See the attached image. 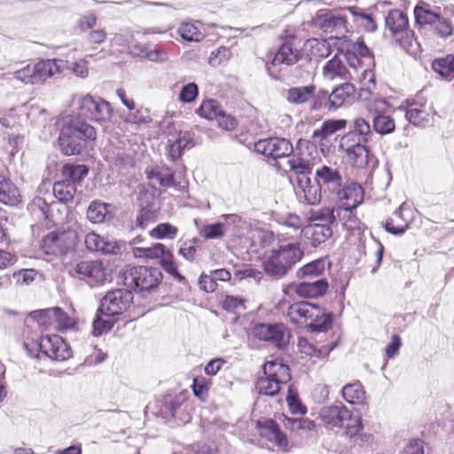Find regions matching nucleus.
I'll return each mask as SVG.
<instances>
[{"label": "nucleus", "mask_w": 454, "mask_h": 454, "mask_svg": "<svg viewBox=\"0 0 454 454\" xmlns=\"http://www.w3.org/2000/svg\"><path fill=\"white\" fill-rule=\"evenodd\" d=\"M304 250L300 242H278L267 249L263 255L264 272L276 279L283 278L301 262Z\"/></svg>", "instance_id": "1"}, {"label": "nucleus", "mask_w": 454, "mask_h": 454, "mask_svg": "<svg viewBox=\"0 0 454 454\" xmlns=\"http://www.w3.org/2000/svg\"><path fill=\"white\" fill-rule=\"evenodd\" d=\"M57 126L59 129V145L66 155L80 154L86 140L96 138V130L90 124L71 115L61 117Z\"/></svg>", "instance_id": "2"}, {"label": "nucleus", "mask_w": 454, "mask_h": 454, "mask_svg": "<svg viewBox=\"0 0 454 454\" xmlns=\"http://www.w3.org/2000/svg\"><path fill=\"white\" fill-rule=\"evenodd\" d=\"M287 316L298 325L308 326L313 332H325L332 325V315L309 302H297L288 308Z\"/></svg>", "instance_id": "3"}, {"label": "nucleus", "mask_w": 454, "mask_h": 454, "mask_svg": "<svg viewBox=\"0 0 454 454\" xmlns=\"http://www.w3.org/2000/svg\"><path fill=\"white\" fill-rule=\"evenodd\" d=\"M75 103L81 118L103 123L108 121L113 115L111 105L100 97L90 94L79 95Z\"/></svg>", "instance_id": "4"}, {"label": "nucleus", "mask_w": 454, "mask_h": 454, "mask_svg": "<svg viewBox=\"0 0 454 454\" xmlns=\"http://www.w3.org/2000/svg\"><path fill=\"white\" fill-rule=\"evenodd\" d=\"M160 279L161 273L157 268L131 267L124 273L125 285L139 292L153 290Z\"/></svg>", "instance_id": "5"}, {"label": "nucleus", "mask_w": 454, "mask_h": 454, "mask_svg": "<svg viewBox=\"0 0 454 454\" xmlns=\"http://www.w3.org/2000/svg\"><path fill=\"white\" fill-rule=\"evenodd\" d=\"M414 16L417 23L431 26L434 33L440 37L446 38L453 34L451 22L439 13L433 12L428 4L417 5L414 9Z\"/></svg>", "instance_id": "6"}, {"label": "nucleus", "mask_w": 454, "mask_h": 454, "mask_svg": "<svg viewBox=\"0 0 454 454\" xmlns=\"http://www.w3.org/2000/svg\"><path fill=\"white\" fill-rule=\"evenodd\" d=\"M358 137L350 131L348 132L340 140V149L353 164L364 168L369 163V152L365 145L367 142Z\"/></svg>", "instance_id": "7"}, {"label": "nucleus", "mask_w": 454, "mask_h": 454, "mask_svg": "<svg viewBox=\"0 0 454 454\" xmlns=\"http://www.w3.org/2000/svg\"><path fill=\"white\" fill-rule=\"evenodd\" d=\"M314 153H317L315 145L306 139H299L296 153L287 162L290 169L299 176H307L311 172L314 165Z\"/></svg>", "instance_id": "8"}, {"label": "nucleus", "mask_w": 454, "mask_h": 454, "mask_svg": "<svg viewBox=\"0 0 454 454\" xmlns=\"http://www.w3.org/2000/svg\"><path fill=\"white\" fill-rule=\"evenodd\" d=\"M133 294L127 289H115L107 292L100 301L99 311L105 316H119L129 307Z\"/></svg>", "instance_id": "9"}, {"label": "nucleus", "mask_w": 454, "mask_h": 454, "mask_svg": "<svg viewBox=\"0 0 454 454\" xmlns=\"http://www.w3.org/2000/svg\"><path fill=\"white\" fill-rule=\"evenodd\" d=\"M301 52L296 44V38L294 36L287 37L281 43L278 51L273 54L270 63H266V69L268 74L273 78H276V74H274L271 71L272 67H276L281 64L292 66L296 64L301 59Z\"/></svg>", "instance_id": "10"}, {"label": "nucleus", "mask_w": 454, "mask_h": 454, "mask_svg": "<svg viewBox=\"0 0 454 454\" xmlns=\"http://www.w3.org/2000/svg\"><path fill=\"white\" fill-rule=\"evenodd\" d=\"M70 274L81 279H87L90 285L102 284L107 278V270L98 260L82 261L70 269Z\"/></svg>", "instance_id": "11"}, {"label": "nucleus", "mask_w": 454, "mask_h": 454, "mask_svg": "<svg viewBox=\"0 0 454 454\" xmlns=\"http://www.w3.org/2000/svg\"><path fill=\"white\" fill-rule=\"evenodd\" d=\"M74 232H51L42 241V248L47 254L61 255L72 250L75 245Z\"/></svg>", "instance_id": "12"}, {"label": "nucleus", "mask_w": 454, "mask_h": 454, "mask_svg": "<svg viewBox=\"0 0 454 454\" xmlns=\"http://www.w3.org/2000/svg\"><path fill=\"white\" fill-rule=\"evenodd\" d=\"M315 181L324 191V195L330 199L340 190L342 184V176L334 165H322L316 169Z\"/></svg>", "instance_id": "13"}, {"label": "nucleus", "mask_w": 454, "mask_h": 454, "mask_svg": "<svg viewBox=\"0 0 454 454\" xmlns=\"http://www.w3.org/2000/svg\"><path fill=\"white\" fill-rule=\"evenodd\" d=\"M254 337L268 341L278 348L284 347L288 341L289 333L283 324H257L252 330Z\"/></svg>", "instance_id": "14"}, {"label": "nucleus", "mask_w": 454, "mask_h": 454, "mask_svg": "<svg viewBox=\"0 0 454 454\" xmlns=\"http://www.w3.org/2000/svg\"><path fill=\"white\" fill-rule=\"evenodd\" d=\"M254 149L256 153L273 159L289 156L294 151L290 141L281 137L261 139L254 143Z\"/></svg>", "instance_id": "15"}, {"label": "nucleus", "mask_w": 454, "mask_h": 454, "mask_svg": "<svg viewBox=\"0 0 454 454\" xmlns=\"http://www.w3.org/2000/svg\"><path fill=\"white\" fill-rule=\"evenodd\" d=\"M38 346L40 351L52 360L64 361L72 356L68 344L59 335L42 336Z\"/></svg>", "instance_id": "16"}, {"label": "nucleus", "mask_w": 454, "mask_h": 454, "mask_svg": "<svg viewBox=\"0 0 454 454\" xmlns=\"http://www.w3.org/2000/svg\"><path fill=\"white\" fill-rule=\"evenodd\" d=\"M256 427L262 439L266 441L269 448H278L286 450L288 444L286 436L281 432L278 424L272 419H260Z\"/></svg>", "instance_id": "17"}, {"label": "nucleus", "mask_w": 454, "mask_h": 454, "mask_svg": "<svg viewBox=\"0 0 454 454\" xmlns=\"http://www.w3.org/2000/svg\"><path fill=\"white\" fill-rule=\"evenodd\" d=\"M405 103V118L410 123L414 126L426 127L433 122V117L426 101L407 99Z\"/></svg>", "instance_id": "18"}, {"label": "nucleus", "mask_w": 454, "mask_h": 454, "mask_svg": "<svg viewBox=\"0 0 454 454\" xmlns=\"http://www.w3.org/2000/svg\"><path fill=\"white\" fill-rule=\"evenodd\" d=\"M364 192L362 187L355 183L348 185H342L339 191L333 194L329 200L339 203L337 208L350 207L356 208L362 201Z\"/></svg>", "instance_id": "19"}, {"label": "nucleus", "mask_w": 454, "mask_h": 454, "mask_svg": "<svg viewBox=\"0 0 454 454\" xmlns=\"http://www.w3.org/2000/svg\"><path fill=\"white\" fill-rule=\"evenodd\" d=\"M321 420L330 427H339L344 424V419L349 416V409L344 404L325 406L319 412Z\"/></svg>", "instance_id": "20"}, {"label": "nucleus", "mask_w": 454, "mask_h": 454, "mask_svg": "<svg viewBox=\"0 0 454 454\" xmlns=\"http://www.w3.org/2000/svg\"><path fill=\"white\" fill-rule=\"evenodd\" d=\"M328 289V282L325 278L315 281H303L297 285L289 286L290 291H294L301 298H316L325 294Z\"/></svg>", "instance_id": "21"}, {"label": "nucleus", "mask_w": 454, "mask_h": 454, "mask_svg": "<svg viewBox=\"0 0 454 454\" xmlns=\"http://www.w3.org/2000/svg\"><path fill=\"white\" fill-rule=\"evenodd\" d=\"M340 53L350 67L356 68L361 65L359 57L367 56L369 50L363 41H345L341 45Z\"/></svg>", "instance_id": "22"}, {"label": "nucleus", "mask_w": 454, "mask_h": 454, "mask_svg": "<svg viewBox=\"0 0 454 454\" xmlns=\"http://www.w3.org/2000/svg\"><path fill=\"white\" fill-rule=\"evenodd\" d=\"M86 247L92 252H101L106 254H117L119 247L114 240L90 232L85 236Z\"/></svg>", "instance_id": "23"}, {"label": "nucleus", "mask_w": 454, "mask_h": 454, "mask_svg": "<svg viewBox=\"0 0 454 454\" xmlns=\"http://www.w3.org/2000/svg\"><path fill=\"white\" fill-rule=\"evenodd\" d=\"M114 205L100 200H93L87 209V218L93 223H102L114 216Z\"/></svg>", "instance_id": "24"}, {"label": "nucleus", "mask_w": 454, "mask_h": 454, "mask_svg": "<svg viewBox=\"0 0 454 454\" xmlns=\"http://www.w3.org/2000/svg\"><path fill=\"white\" fill-rule=\"evenodd\" d=\"M297 188L303 193L304 200L310 205L319 203L322 196H325L319 184L316 181L312 184L307 176L297 177Z\"/></svg>", "instance_id": "25"}, {"label": "nucleus", "mask_w": 454, "mask_h": 454, "mask_svg": "<svg viewBox=\"0 0 454 454\" xmlns=\"http://www.w3.org/2000/svg\"><path fill=\"white\" fill-rule=\"evenodd\" d=\"M356 89L350 82H344L330 93L327 100L328 109H337L353 98Z\"/></svg>", "instance_id": "26"}, {"label": "nucleus", "mask_w": 454, "mask_h": 454, "mask_svg": "<svg viewBox=\"0 0 454 454\" xmlns=\"http://www.w3.org/2000/svg\"><path fill=\"white\" fill-rule=\"evenodd\" d=\"M343 55L335 54L323 67L322 74L325 80L347 79L348 69L344 64Z\"/></svg>", "instance_id": "27"}, {"label": "nucleus", "mask_w": 454, "mask_h": 454, "mask_svg": "<svg viewBox=\"0 0 454 454\" xmlns=\"http://www.w3.org/2000/svg\"><path fill=\"white\" fill-rule=\"evenodd\" d=\"M65 63L59 59H47L34 65L36 83L43 82L48 78L59 74Z\"/></svg>", "instance_id": "28"}, {"label": "nucleus", "mask_w": 454, "mask_h": 454, "mask_svg": "<svg viewBox=\"0 0 454 454\" xmlns=\"http://www.w3.org/2000/svg\"><path fill=\"white\" fill-rule=\"evenodd\" d=\"M264 374L280 385L288 383L291 380L289 367L279 360L268 361L263 365Z\"/></svg>", "instance_id": "29"}, {"label": "nucleus", "mask_w": 454, "mask_h": 454, "mask_svg": "<svg viewBox=\"0 0 454 454\" xmlns=\"http://www.w3.org/2000/svg\"><path fill=\"white\" fill-rule=\"evenodd\" d=\"M304 235L311 239L314 247L324 243L333 234L330 225L325 223H311L302 229Z\"/></svg>", "instance_id": "30"}, {"label": "nucleus", "mask_w": 454, "mask_h": 454, "mask_svg": "<svg viewBox=\"0 0 454 454\" xmlns=\"http://www.w3.org/2000/svg\"><path fill=\"white\" fill-rule=\"evenodd\" d=\"M315 90L316 86L314 84L293 87L287 90L286 98L289 103L294 105L305 104L312 99L315 95Z\"/></svg>", "instance_id": "31"}, {"label": "nucleus", "mask_w": 454, "mask_h": 454, "mask_svg": "<svg viewBox=\"0 0 454 454\" xmlns=\"http://www.w3.org/2000/svg\"><path fill=\"white\" fill-rule=\"evenodd\" d=\"M20 192L15 184L0 173V201L5 205H16L20 201Z\"/></svg>", "instance_id": "32"}, {"label": "nucleus", "mask_w": 454, "mask_h": 454, "mask_svg": "<svg viewBox=\"0 0 454 454\" xmlns=\"http://www.w3.org/2000/svg\"><path fill=\"white\" fill-rule=\"evenodd\" d=\"M320 25L323 29L328 32L335 31L339 34H344L348 31L346 17L333 12H328L321 16Z\"/></svg>", "instance_id": "33"}, {"label": "nucleus", "mask_w": 454, "mask_h": 454, "mask_svg": "<svg viewBox=\"0 0 454 454\" xmlns=\"http://www.w3.org/2000/svg\"><path fill=\"white\" fill-rule=\"evenodd\" d=\"M341 394L344 400L353 405L364 404L366 400L365 390L359 381L345 385Z\"/></svg>", "instance_id": "34"}, {"label": "nucleus", "mask_w": 454, "mask_h": 454, "mask_svg": "<svg viewBox=\"0 0 454 454\" xmlns=\"http://www.w3.org/2000/svg\"><path fill=\"white\" fill-rule=\"evenodd\" d=\"M145 173L149 180L155 179L160 186H176V182L174 179L175 172L165 165L147 169Z\"/></svg>", "instance_id": "35"}, {"label": "nucleus", "mask_w": 454, "mask_h": 454, "mask_svg": "<svg viewBox=\"0 0 454 454\" xmlns=\"http://www.w3.org/2000/svg\"><path fill=\"white\" fill-rule=\"evenodd\" d=\"M431 67L442 79L447 81L454 79V55L450 54L443 58L435 59Z\"/></svg>", "instance_id": "36"}, {"label": "nucleus", "mask_w": 454, "mask_h": 454, "mask_svg": "<svg viewBox=\"0 0 454 454\" xmlns=\"http://www.w3.org/2000/svg\"><path fill=\"white\" fill-rule=\"evenodd\" d=\"M408 25L407 15L398 9L390 11L386 18V26L394 35L405 31Z\"/></svg>", "instance_id": "37"}, {"label": "nucleus", "mask_w": 454, "mask_h": 454, "mask_svg": "<svg viewBox=\"0 0 454 454\" xmlns=\"http://www.w3.org/2000/svg\"><path fill=\"white\" fill-rule=\"evenodd\" d=\"M132 253L136 258L160 259L161 261L169 250L163 244L157 243L151 247H133Z\"/></svg>", "instance_id": "38"}, {"label": "nucleus", "mask_w": 454, "mask_h": 454, "mask_svg": "<svg viewBox=\"0 0 454 454\" xmlns=\"http://www.w3.org/2000/svg\"><path fill=\"white\" fill-rule=\"evenodd\" d=\"M325 261L323 259L315 260L300 268L296 276L301 279H311L324 273L325 270Z\"/></svg>", "instance_id": "39"}, {"label": "nucleus", "mask_w": 454, "mask_h": 454, "mask_svg": "<svg viewBox=\"0 0 454 454\" xmlns=\"http://www.w3.org/2000/svg\"><path fill=\"white\" fill-rule=\"evenodd\" d=\"M75 192V184L66 180L56 182L53 185L54 196L64 203L72 201Z\"/></svg>", "instance_id": "40"}, {"label": "nucleus", "mask_w": 454, "mask_h": 454, "mask_svg": "<svg viewBox=\"0 0 454 454\" xmlns=\"http://www.w3.org/2000/svg\"><path fill=\"white\" fill-rule=\"evenodd\" d=\"M354 208H336L337 219L348 231L360 230L361 222L353 213Z\"/></svg>", "instance_id": "41"}, {"label": "nucleus", "mask_w": 454, "mask_h": 454, "mask_svg": "<svg viewBox=\"0 0 454 454\" xmlns=\"http://www.w3.org/2000/svg\"><path fill=\"white\" fill-rule=\"evenodd\" d=\"M115 322L116 320L114 316H105L103 313H100L98 309L93 321V335L100 336L103 333L109 332Z\"/></svg>", "instance_id": "42"}, {"label": "nucleus", "mask_w": 454, "mask_h": 454, "mask_svg": "<svg viewBox=\"0 0 454 454\" xmlns=\"http://www.w3.org/2000/svg\"><path fill=\"white\" fill-rule=\"evenodd\" d=\"M88 174L85 165L66 164L62 168L65 180L73 184L81 182Z\"/></svg>", "instance_id": "43"}, {"label": "nucleus", "mask_w": 454, "mask_h": 454, "mask_svg": "<svg viewBox=\"0 0 454 454\" xmlns=\"http://www.w3.org/2000/svg\"><path fill=\"white\" fill-rule=\"evenodd\" d=\"M220 218L223 220L220 223L223 226V231L225 234H239L245 223V221L242 219V217L236 214L223 215Z\"/></svg>", "instance_id": "44"}, {"label": "nucleus", "mask_w": 454, "mask_h": 454, "mask_svg": "<svg viewBox=\"0 0 454 454\" xmlns=\"http://www.w3.org/2000/svg\"><path fill=\"white\" fill-rule=\"evenodd\" d=\"M340 427L344 428L347 436L355 438L364 429L363 419L349 410V416L344 419V424Z\"/></svg>", "instance_id": "45"}, {"label": "nucleus", "mask_w": 454, "mask_h": 454, "mask_svg": "<svg viewBox=\"0 0 454 454\" xmlns=\"http://www.w3.org/2000/svg\"><path fill=\"white\" fill-rule=\"evenodd\" d=\"M372 127L375 132L380 135H387L395 130V123L392 117L382 114L374 115Z\"/></svg>", "instance_id": "46"}, {"label": "nucleus", "mask_w": 454, "mask_h": 454, "mask_svg": "<svg viewBox=\"0 0 454 454\" xmlns=\"http://www.w3.org/2000/svg\"><path fill=\"white\" fill-rule=\"evenodd\" d=\"M222 107L220 104L215 99H207L202 101L197 113L207 120H215L220 114H222Z\"/></svg>", "instance_id": "47"}, {"label": "nucleus", "mask_w": 454, "mask_h": 454, "mask_svg": "<svg viewBox=\"0 0 454 454\" xmlns=\"http://www.w3.org/2000/svg\"><path fill=\"white\" fill-rule=\"evenodd\" d=\"M298 346L301 353L318 358L325 357L331 350V348L325 347L318 348L312 342L304 338L299 340Z\"/></svg>", "instance_id": "48"}, {"label": "nucleus", "mask_w": 454, "mask_h": 454, "mask_svg": "<svg viewBox=\"0 0 454 454\" xmlns=\"http://www.w3.org/2000/svg\"><path fill=\"white\" fill-rule=\"evenodd\" d=\"M178 229L168 223H163L155 226L153 229L150 231V236L153 239H173L176 238L177 234Z\"/></svg>", "instance_id": "49"}, {"label": "nucleus", "mask_w": 454, "mask_h": 454, "mask_svg": "<svg viewBox=\"0 0 454 454\" xmlns=\"http://www.w3.org/2000/svg\"><path fill=\"white\" fill-rule=\"evenodd\" d=\"M281 388V385L270 379L267 375L264 378H261L256 382V389L260 394L265 395H275Z\"/></svg>", "instance_id": "50"}, {"label": "nucleus", "mask_w": 454, "mask_h": 454, "mask_svg": "<svg viewBox=\"0 0 454 454\" xmlns=\"http://www.w3.org/2000/svg\"><path fill=\"white\" fill-rule=\"evenodd\" d=\"M360 83H361V94L360 96H369L372 93V90L375 88V74L374 72L371 69H364L360 74Z\"/></svg>", "instance_id": "51"}, {"label": "nucleus", "mask_w": 454, "mask_h": 454, "mask_svg": "<svg viewBox=\"0 0 454 454\" xmlns=\"http://www.w3.org/2000/svg\"><path fill=\"white\" fill-rule=\"evenodd\" d=\"M351 133L356 134L362 139L368 142L372 137L371 126L367 121L362 117H356L353 121V129Z\"/></svg>", "instance_id": "52"}, {"label": "nucleus", "mask_w": 454, "mask_h": 454, "mask_svg": "<svg viewBox=\"0 0 454 454\" xmlns=\"http://www.w3.org/2000/svg\"><path fill=\"white\" fill-rule=\"evenodd\" d=\"M57 307L49 308L45 309L35 310L31 313V317L38 321V323L44 326L54 325V317L56 316Z\"/></svg>", "instance_id": "53"}, {"label": "nucleus", "mask_w": 454, "mask_h": 454, "mask_svg": "<svg viewBox=\"0 0 454 454\" xmlns=\"http://www.w3.org/2000/svg\"><path fill=\"white\" fill-rule=\"evenodd\" d=\"M312 221H318V223H325L329 225L337 220L336 209L332 207H323L311 214Z\"/></svg>", "instance_id": "54"}, {"label": "nucleus", "mask_w": 454, "mask_h": 454, "mask_svg": "<svg viewBox=\"0 0 454 454\" xmlns=\"http://www.w3.org/2000/svg\"><path fill=\"white\" fill-rule=\"evenodd\" d=\"M200 235L205 239H221L225 233L223 231V226L220 222L207 224L200 230Z\"/></svg>", "instance_id": "55"}, {"label": "nucleus", "mask_w": 454, "mask_h": 454, "mask_svg": "<svg viewBox=\"0 0 454 454\" xmlns=\"http://www.w3.org/2000/svg\"><path fill=\"white\" fill-rule=\"evenodd\" d=\"M180 36L189 42H199L202 38V34L197 27L191 23H183L178 28Z\"/></svg>", "instance_id": "56"}, {"label": "nucleus", "mask_w": 454, "mask_h": 454, "mask_svg": "<svg viewBox=\"0 0 454 454\" xmlns=\"http://www.w3.org/2000/svg\"><path fill=\"white\" fill-rule=\"evenodd\" d=\"M231 57V51L227 47H220L211 52L208 58V63L212 67H216L228 61Z\"/></svg>", "instance_id": "57"}, {"label": "nucleus", "mask_w": 454, "mask_h": 454, "mask_svg": "<svg viewBox=\"0 0 454 454\" xmlns=\"http://www.w3.org/2000/svg\"><path fill=\"white\" fill-rule=\"evenodd\" d=\"M13 78L20 81L25 84H35V74L34 66L27 65L12 74Z\"/></svg>", "instance_id": "58"}, {"label": "nucleus", "mask_w": 454, "mask_h": 454, "mask_svg": "<svg viewBox=\"0 0 454 454\" xmlns=\"http://www.w3.org/2000/svg\"><path fill=\"white\" fill-rule=\"evenodd\" d=\"M286 403L289 410L294 414H305L306 408L301 403L298 394L289 387L288 395L286 396Z\"/></svg>", "instance_id": "59"}, {"label": "nucleus", "mask_w": 454, "mask_h": 454, "mask_svg": "<svg viewBox=\"0 0 454 454\" xmlns=\"http://www.w3.org/2000/svg\"><path fill=\"white\" fill-rule=\"evenodd\" d=\"M36 276V271L33 269H23L17 271H14L12 274V278L15 283L20 286H27L32 283Z\"/></svg>", "instance_id": "60"}, {"label": "nucleus", "mask_w": 454, "mask_h": 454, "mask_svg": "<svg viewBox=\"0 0 454 454\" xmlns=\"http://www.w3.org/2000/svg\"><path fill=\"white\" fill-rule=\"evenodd\" d=\"M161 267L170 274L174 278L178 281H182L184 278L178 272L176 264L174 261V255L169 251L167 255L164 256L163 260L160 261Z\"/></svg>", "instance_id": "61"}, {"label": "nucleus", "mask_w": 454, "mask_h": 454, "mask_svg": "<svg viewBox=\"0 0 454 454\" xmlns=\"http://www.w3.org/2000/svg\"><path fill=\"white\" fill-rule=\"evenodd\" d=\"M54 325L60 330L72 329L75 322L73 317H69L60 308L57 307L56 316L54 317Z\"/></svg>", "instance_id": "62"}, {"label": "nucleus", "mask_w": 454, "mask_h": 454, "mask_svg": "<svg viewBox=\"0 0 454 454\" xmlns=\"http://www.w3.org/2000/svg\"><path fill=\"white\" fill-rule=\"evenodd\" d=\"M199 88L196 83L190 82L184 85L179 94V100L184 103H192L198 96Z\"/></svg>", "instance_id": "63"}, {"label": "nucleus", "mask_w": 454, "mask_h": 454, "mask_svg": "<svg viewBox=\"0 0 454 454\" xmlns=\"http://www.w3.org/2000/svg\"><path fill=\"white\" fill-rule=\"evenodd\" d=\"M67 68L74 73L77 77L85 78L88 76L89 68L85 60L80 59L78 61L71 62L68 64Z\"/></svg>", "instance_id": "64"}]
</instances>
